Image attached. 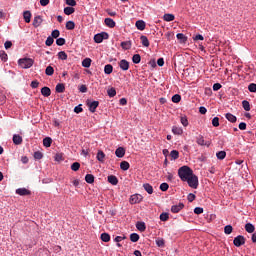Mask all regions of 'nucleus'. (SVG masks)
<instances>
[{
    "label": "nucleus",
    "instance_id": "obj_36",
    "mask_svg": "<svg viewBox=\"0 0 256 256\" xmlns=\"http://www.w3.org/2000/svg\"><path fill=\"white\" fill-rule=\"evenodd\" d=\"M130 240L133 242V243H137L139 240H140V235L137 234V233H132L130 235Z\"/></svg>",
    "mask_w": 256,
    "mask_h": 256
},
{
    "label": "nucleus",
    "instance_id": "obj_39",
    "mask_svg": "<svg viewBox=\"0 0 256 256\" xmlns=\"http://www.w3.org/2000/svg\"><path fill=\"white\" fill-rule=\"evenodd\" d=\"M111 239V236L108 233L101 234V240L105 243H108Z\"/></svg>",
    "mask_w": 256,
    "mask_h": 256
},
{
    "label": "nucleus",
    "instance_id": "obj_51",
    "mask_svg": "<svg viewBox=\"0 0 256 256\" xmlns=\"http://www.w3.org/2000/svg\"><path fill=\"white\" fill-rule=\"evenodd\" d=\"M232 231H233V227L231 225H227L224 227V233L226 235H230L232 233Z\"/></svg>",
    "mask_w": 256,
    "mask_h": 256
},
{
    "label": "nucleus",
    "instance_id": "obj_54",
    "mask_svg": "<svg viewBox=\"0 0 256 256\" xmlns=\"http://www.w3.org/2000/svg\"><path fill=\"white\" fill-rule=\"evenodd\" d=\"M46 46L50 47L54 44V39L52 36H49L47 40L45 41Z\"/></svg>",
    "mask_w": 256,
    "mask_h": 256
},
{
    "label": "nucleus",
    "instance_id": "obj_56",
    "mask_svg": "<svg viewBox=\"0 0 256 256\" xmlns=\"http://www.w3.org/2000/svg\"><path fill=\"white\" fill-rule=\"evenodd\" d=\"M248 90H249L251 93H256V83H251V84H249Z\"/></svg>",
    "mask_w": 256,
    "mask_h": 256
},
{
    "label": "nucleus",
    "instance_id": "obj_35",
    "mask_svg": "<svg viewBox=\"0 0 256 256\" xmlns=\"http://www.w3.org/2000/svg\"><path fill=\"white\" fill-rule=\"evenodd\" d=\"M85 181L89 184H92L95 181V177L93 176V174H86Z\"/></svg>",
    "mask_w": 256,
    "mask_h": 256
},
{
    "label": "nucleus",
    "instance_id": "obj_62",
    "mask_svg": "<svg viewBox=\"0 0 256 256\" xmlns=\"http://www.w3.org/2000/svg\"><path fill=\"white\" fill-rule=\"evenodd\" d=\"M66 4L71 6L72 8L77 5L76 0H66Z\"/></svg>",
    "mask_w": 256,
    "mask_h": 256
},
{
    "label": "nucleus",
    "instance_id": "obj_25",
    "mask_svg": "<svg viewBox=\"0 0 256 256\" xmlns=\"http://www.w3.org/2000/svg\"><path fill=\"white\" fill-rule=\"evenodd\" d=\"M245 231H247V233H249V234H252L255 231V226L250 223H247L245 225Z\"/></svg>",
    "mask_w": 256,
    "mask_h": 256
},
{
    "label": "nucleus",
    "instance_id": "obj_46",
    "mask_svg": "<svg viewBox=\"0 0 256 256\" xmlns=\"http://www.w3.org/2000/svg\"><path fill=\"white\" fill-rule=\"evenodd\" d=\"M45 73L48 76H52L54 74V68L51 65L47 66Z\"/></svg>",
    "mask_w": 256,
    "mask_h": 256
},
{
    "label": "nucleus",
    "instance_id": "obj_44",
    "mask_svg": "<svg viewBox=\"0 0 256 256\" xmlns=\"http://www.w3.org/2000/svg\"><path fill=\"white\" fill-rule=\"evenodd\" d=\"M181 99H182V97H181V95H179V94H175V95L172 97V101H173L174 104H179L180 101H181Z\"/></svg>",
    "mask_w": 256,
    "mask_h": 256
},
{
    "label": "nucleus",
    "instance_id": "obj_41",
    "mask_svg": "<svg viewBox=\"0 0 256 256\" xmlns=\"http://www.w3.org/2000/svg\"><path fill=\"white\" fill-rule=\"evenodd\" d=\"M155 242H156V245L158 247H164L165 246V239L164 238H157L155 240Z\"/></svg>",
    "mask_w": 256,
    "mask_h": 256
},
{
    "label": "nucleus",
    "instance_id": "obj_28",
    "mask_svg": "<svg viewBox=\"0 0 256 256\" xmlns=\"http://www.w3.org/2000/svg\"><path fill=\"white\" fill-rule=\"evenodd\" d=\"M142 61L141 55L139 54H134V56H132V63L134 64H140Z\"/></svg>",
    "mask_w": 256,
    "mask_h": 256
},
{
    "label": "nucleus",
    "instance_id": "obj_17",
    "mask_svg": "<svg viewBox=\"0 0 256 256\" xmlns=\"http://www.w3.org/2000/svg\"><path fill=\"white\" fill-rule=\"evenodd\" d=\"M196 143H197V145H201V146H205L206 145L207 147H209V144L207 142H205V139H204L203 136L197 137L196 138Z\"/></svg>",
    "mask_w": 256,
    "mask_h": 256
},
{
    "label": "nucleus",
    "instance_id": "obj_45",
    "mask_svg": "<svg viewBox=\"0 0 256 256\" xmlns=\"http://www.w3.org/2000/svg\"><path fill=\"white\" fill-rule=\"evenodd\" d=\"M34 159L41 160L43 159V153L41 151H35L33 154Z\"/></svg>",
    "mask_w": 256,
    "mask_h": 256
},
{
    "label": "nucleus",
    "instance_id": "obj_7",
    "mask_svg": "<svg viewBox=\"0 0 256 256\" xmlns=\"http://www.w3.org/2000/svg\"><path fill=\"white\" fill-rule=\"evenodd\" d=\"M185 208V204L184 203H178L177 205H173L172 207H171V212L173 213V214H178V213H180L181 211H182V209H184Z\"/></svg>",
    "mask_w": 256,
    "mask_h": 256
},
{
    "label": "nucleus",
    "instance_id": "obj_18",
    "mask_svg": "<svg viewBox=\"0 0 256 256\" xmlns=\"http://www.w3.org/2000/svg\"><path fill=\"white\" fill-rule=\"evenodd\" d=\"M163 20H164L165 22H172V21L175 20V15L170 14V13L164 14Z\"/></svg>",
    "mask_w": 256,
    "mask_h": 256
},
{
    "label": "nucleus",
    "instance_id": "obj_15",
    "mask_svg": "<svg viewBox=\"0 0 256 256\" xmlns=\"http://www.w3.org/2000/svg\"><path fill=\"white\" fill-rule=\"evenodd\" d=\"M12 141L14 145H21V143L23 142V139L20 135H13Z\"/></svg>",
    "mask_w": 256,
    "mask_h": 256
},
{
    "label": "nucleus",
    "instance_id": "obj_27",
    "mask_svg": "<svg viewBox=\"0 0 256 256\" xmlns=\"http://www.w3.org/2000/svg\"><path fill=\"white\" fill-rule=\"evenodd\" d=\"M129 168H130V164H129L127 161H122V162L120 163V169H121L122 171H128Z\"/></svg>",
    "mask_w": 256,
    "mask_h": 256
},
{
    "label": "nucleus",
    "instance_id": "obj_34",
    "mask_svg": "<svg viewBox=\"0 0 256 256\" xmlns=\"http://www.w3.org/2000/svg\"><path fill=\"white\" fill-rule=\"evenodd\" d=\"M91 63H92V60H91L90 58H85V59L82 61V67H84V68H90Z\"/></svg>",
    "mask_w": 256,
    "mask_h": 256
},
{
    "label": "nucleus",
    "instance_id": "obj_5",
    "mask_svg": "<svg viewBox=\"0 0 256 256\" xmlns=\"http://www.w3.org/2000/svg\"><path fill=\"white\" fill-rule=\"evenodd\" d=\"M86 105L89 107L90 112L95 113L96 109L99 107L100 103H99V101H91L88 99L86 101Z\"/></svg>",
    "mask_w": 256,
    "mask_h": 256
},
{
    "label": "nucleus",
    "instance_id": "obj_29",
    "mask_svg": "<svg viewBox=\"0 0 256 256\" xmlns=\"http://www.w3.org/2000/svg\"><path fill=\"white\" fill-rule=\"evenodd\" d=\"M216 157H217V159H219V160H223V159H225V158L227 157V152H225V151H223V150L218 151V152L216 153Z\"/></svg>",
    "mask_w": 256,
    "mask_h": 256
},
{
    "label": "nucleus",
    "instance_id": "obj_59",
    "mask_svg": "<svg viewBox=\"0 0 256 256\" xmlns=\"http://www.w3.org/2000/svg\"><path fill=\"white\" fill-rule=\"evenodd\" d=\"M203 213H204V208H201V207L194 208V214L201 215Z\"/></svg>",
    "mask_w": 256,
    "mask_h": 256
},
{
    "label": "nucleus",
    "instance_id": "obj_31",
    "mask_svg": "<svg viewBox=\"0 0 256 256\" xmlns=\"http://www.w3.org/2000/svg\"><path fill=\"white\" fill-rule=\"evenodd\" d=\"M143 188L149 195L153 194V187L150 184H143Z\"/></svg>",
    "mask_w": 256,
    "mask_h": 256
},
{
    "label": "nucleus",
    "instance_id": "obj_24",
    "mask_svg": "<svg viewBox=\"0 0 256 256\" xmlns=\"http://www.w3.org/2000/svg\"><path fill=\"white\" fill-rule=\"evenodd\" d=\"M96 159L102 163L104 162L105 153L103 152V150H98Z\"/></svg>",
    "mask_w": 256,
    "mask_h": 256
},
{
    "label": "nucleus",
    "instance_id": "obj_14",
    "mask_svg": "<svg viewBox=\"0 0 256 256\" xmlns=\"http://www.w3.org/2000/svg\"><path fill=\"white\" fill-rule=\"evenodd\" d=\"M104 23L109 28H115L116 22L112 18H105Z\"/></svg>",
    "mask_w": 256,
    "mask_h": 256
},
{
    "label": "nucleus",
    "instance_id": "obj_53",
    "mask_svg": "<svg viewBox=\"0 0 256 256\" xmlns=\"http://www.w3.org/2000/svg\"><path fill=\"white\" fill-rule=\"evenodd\" d=\"M107 93H108V95H109L111 98H112V97H115L116 94H117V92H116V90H115L114 87H112V88H110L109 90H107Z\"/></svg>",
    "mask_w": 256,
    "mask_h": 256
},
{
    "label": "nucleus",
    "instance_id": "obj_1",
    "mask_svg": "<svg viewBox=\"0 0 256 256\" xmlns=\"http://www.w3.org/2000/svg\"><path fill=\"white\" fill-rule=\"evenodd\" d=\"M193 170L188 166H182L178 169V177L186 182L190 176H192Z\"/></svg>",
    "mask_w": 256,
    "mask_h": 256
},
{
    "label": "nucleus",
    "instance_id": "obj_21",
    "mask_svg": "<svg viewBox=\"0 0 256 256\" xmlns=\"http://www.w3.org/2000/svg\"><path fill=\"white\" fill-rule=\"evenodd\" d=\"M23 18H24L26 23H30L31 22V18H32L31 12L30 11H24Z\"/></svg>",
    "mask_w": 256,
    "mask_h": 256
},
{
    "label": "nucleus",
    "instance_id": "obj_8",
    "mask_svg": "<svg viewBox=\"0 0 256 256\" xmlns=\"http://www.w3.org/2000/svg\"><path fill=\"white\" fill-rule=\"evenodd\" d=\"M143 200V196L141 194H132L130 198L131 204L140 203Z\"/></svg>",
    "mask_w": 256,
    "mask_h": 256
},
{
    "label": "nucleus",
    "instance_id": "obj_49",
    "mask_svg": "<svg viewBox=\"0 0 256 256\" xmlns=\"http://www.w3.org/2000/svg\"><path fill=\"white\" fill-rule=\"evenodd\" d=\"M176 37L177 40H180L182 43H185L187 41V37L182 33L177 34Z\"/></svg>",
    "mask_w": 256,
    "mask_h": 256
},
{
    "label": "nucleus",
    "instance_id": "obj_55",
    "mask_svg": "<svg viewBox=\"0 0 256 256\" xmlns=\"http://www.w3.org/2000/svg\"><path fill=\"white\" fill-rule=\"evenodd\" d=\"M83 112V107L82 104H79L77 106L74 107V113L79 114Z\"/></svg>",
    "mask_w": 256,
    "mask_h": 256
},
{
    "label": "nucleus",
    "instance_id": "obj_16",
    "mask_svg": "<svg viewBox=\"0 0 256 256\" xmlns=\"http://www.w3.org/2000/svg\"><path fill=\"white\" fill-rule=\"evenodd\" d=\"M172 132L174 133V135L181 136L183 135L184 130L182 127L173 126Z\"/></svg>",
    "mask_w": 256,
    "mask_h": 256
},
{
    "label": "nucleus",
    "instance_id": "obj_26",
    "mask_svg": "<svg viewBox=\"0 0 256 256\" xmlns=\"http://www.w3.org/2000/svg\"><path fill=\"white\" fill-rule=\"evenodd\" d=\"M108 182L111 183L112 185H117L119 183V180L117 176H108Z\"/></svg>",
    "mask_w": 256,
    "mask_h": 256
},
{
    "label": "nucleus",
    "instance_id": "obj_58",
    "mask_svg": "<svg viewBox=\"0 0 256 256\" xmlns=\"http://www.w3.org/2000/svg\"><path fill=\"white\" fill-rule=\"evenodd\" d=\"M212 125L214 127H219L220 126V119L218 117H214V119L212 120Z\"/></svg>",
    "mask_w": 256,
    "mask_h": 256
},
{
    "label": "nucleus",
    "instance_id": "obj_37",
    "mask_svg": "<svg viewBox=\"0 0 256 256\" xmlns=\"http://www.w3.org/2000/svg\"><path fill=\"white\" fill-rule=\"evenodd\" d=\"M131 46H132L131 41H123V42H121V47L124 50H129L131 48Z\"/></svg>",
    "mask_w": 256,
    "mask_h": 256
},
{
    "label": "nucleus",
    "instance_id": "obj_48",
    "mask_svg": "<svg viewBox=\"0 0 256 256\" xmlns=\"http://www.w3.org/2000/svg\"><path fill=\"white\" fill-rule=\"evenodd\" d=\"M58 59H61L62 61H66V59H68V55L64 51H61L58 53Z\"/></svg>",
    "mask_w": 256,
    "mask_h": 256
},
{
    "label": "nucleus",
    "instance_id": "obj_4",
    "mask_svg": "<svg viewBox=\"0 0 256 256\" xmlns=\"http://www.w3.org/2000/svg\"><path fill=\"white\" fill-rule=\"evenodd\" d=\"M108 38H109L108 33L102 32V33L95 34L93 37V40L96 44H101L103 43V40H108Z\"/></svg>",
    "mask_w": 256,
    "mask_h": 256
},
{
    "label": "nucleus",
    "instance_id": "obj_12",
    "mask_svg": "<svg viewBox=\"0 0 256 256\" xmlns=\"http://www.w3.org/2000/svg\"><path fill=\"white\" fill-rule=\"evenodd\" d=\"M125 148L124 147H118L116 150H115V156L117 158H123L125 157Z\"/></svg>",
    "mask_w": 256,
    "mask_h": 256
},
{
    "label": "nucleus",
    "instance_id": "obj_63",
    "mask_svg": "<svg viewBox=\"0 0 256 256\" xmlns=\"http://www.w3.org/2000/svg\"><path fill=\"white\" fill-rule=\"evenodd\" d=\"M182 126L187 127L188 126V120L186 117H181L180 119Z\"/></svg>",
    "mask_w": 256,
    "mask_h": 256
},
{
    "label": "nucleus",
    "instance_id": "obj_42",
    "mask_svg": "<svg viewBox=\"0 0 256 256\" xmlns=\"http://www.w3.org/2000/svg\"><path fill=\"white\" fill-rule=\"evenodd\" d=\"M170 157L172 160H176L179 158V151L178 150H172L170 153Z\"/></svg>",
    "mask_w": 256,
    "mask_h": 256
},
{
    "label": "nucleus",
    "instance_id": "obj_60",
    "mask_svg": "<svg viewBox=\"0 0 256 256\" xmlns=\"http://www.w3.org/2000/svg\"><path fill=\"white\" fill-rule=\"evenodd\" d=\"M65 43H66V41H65L64 38H58V39H56V45H57V46H63V45H65Z\"/></svg>",
    "mask_w": 256,
    "mask_h": 256
},
{
    "label": "nucleus",
    "instance_id": "obj_19",
    "mask_svg": "<svg viewBox=\"0 0 256 256\" xmlns=\"http://www.w3.org/2000/svg\"><path fill=\"white\" fill-rule=\"evenodd\" d=\"M135 226L137 230L140 231L141 233H143L146 230V225L144 222H137Z\"/></svg>",
    "mask_w": 256,
    "mask_h": 256
},
{
    "label": "nucleus",
    "instance_id": "obj_32",
    "mask_svg": "<svg viewBox=\"0 0 256 256\" xmlns=\"http://www.w3.org/2000/svg\"><path fill=\"white\" fill-rule=\"evenodd\" d=\"M81 168V164L79 162L72 163V166H70V169H72L73 172H78Z\"/></svg>",
    "mask_w": 256,
    "mask_h": 256
},
{
    "label": "nucleus",
    "instance_id": "obj_61",
    "mask_svg": "<svg viewBox=\"0 0 256 256\" xmlns=\"http://www.w3.org/2000/svg\"><path fill=\"white\" fill-rule=\"evenodd\" d=\"M60 31L59 30H54L52 31V39H58V37H60Z\"/></svg>",
    "mask_w": 256,
    "mask_h": 256
},
{
    "label": "nucleus",
    "instance_id": "obj_47",
    "mask_svg": "<svg viewBox=\"0 0 256 256\" xmlns=\"http://www.w3.org/2000/svg\"><path fill=\"white\" fill-rule=\"evenodd\" d=\"M242 107L245 111H250L251 110L250 104L247 100L242 101Z\"/></svg>",
    "mask_w": 256,
    "mask_h": 256
},
{
    "label": "nucleus",
    "instance_id": "obj_64",
    "mask_svg": "<svg viewBox=\"0 0 256 256\" xmlns=\"http://www.w3.org/2000/svg\"><path fill=\"white\" fill-rule=\"evenodd\" d=\"M87 90H88V88H87V86L84 85V84H82V85L79 87V91H80L81 93H86Z\"/></svg>",
    "mask_w": 256,
    "mask_h": 256
},
{
    "label": "nucleus",
    "instance_id": "obj_38",
    "mask_svg": "<svg viewBox=\"0 0 256 256\" xmlns=\"http://www.w3.org/2000/svg\"><path fill=\"white\" fill-rule=\"evenodd\" d=\"M105 74L109 75L113 72V66L111 64H106L104 67Z\"/></svg>",
    "mask_w": 256,
    "mask_h": 256
},
{
    "label": "nucleus",
    "instance_id": "obj_13",
    "mask_svg": "<svg viewBox=\"0 0 256 256\" xmlns=\"http://www.w3.org/2000/svg\"><path fill=\"white\" fill-rule=\"evenodd\" d=\"M135 27L140 30V31H143L145 30V27H146V23L144 20H137L135 22Z\"/></svg>",
    "mask_w": 256,
    "mask_h": 256
},
{
    "label": "nucleus",
    "instance_id": "obj_20",
    "mask_svg": "<svg viewBox=\"0 0 256 256\" xmlns=\"http://www.w3.org/2000/svg\"><path fill=\"white\" fill-rule=\"evenodd\" d=\"M41 94H42L43 96H45V97H49V96L51 95V90H50V88L47 87V86L42 87V89H41Z\"/></svg>",
    "mask_w": 256,
    "mask_h": 256
},
{
    "label": "nucleus",
    "instance_id": "obj_52",
    "mask_svg": "<svg viewBox=\"0 0 256 256\" xmlns=\"http://www.w3.org/2000/svg\"><path fill=\"white\" fill-rule=\"evenodd\" d=\"M0 59L2 60V62H7L8 60V55L5 51H1L0 52Z\"/></svg>",
    "mask_w": 256,
    "mask_h": 256
},
{
    "label": "nucleus",
    "instance_id": "obj_40",
    "mask_svg": "<svg viewBox=\"0 0 256 256\" xmlns=\"http://www.w3.org/2000/svg\"><path fill=\"white\" fill-rule=\"evenodd\" d=\"M66 29L67 30H73L75 29V22L70 20L66 22Z\"/></svg>",
    "mask_w": 256,
    "mask_h": 256
},
{
    "label": "nucleus",
    "instance_id": "obj_23",
    "mask_svg": "<svg viewBox=\"0 0 256 256\" xmlns=\"http://www.w3.org/2000/svg\"><path fill=\"white\" fill-rule=\"evenodd\" d=\"M52 142H53V140L50 137H46L43 139V145L45 148H50L52 145Z\"/></svg>",
    "mask_w": 256,
    "mask_h": 256
},
{
    "label": "nucleus",
    "instance_id": "obj_11",
    "mask_svg": "<svg viewBox=\"0 0 256 256\" xmlns=\"http://www.w3.org/2000/svg\"><path fill=\"white\" fill-rule=\"evenodd\" d=\"M119 67L121 70L123 71H127L130 67V63L125 60V59H122L120 62H119Z\"/></svg>",
    "mask_w": 256,
    "mask_h": 256
},
{
    "label": "nucleus",
    "instance_id": "obj_30",
    "mask_svg": "<svg viewBox=\"0 0 256 256\" xmlns=\"http://www.w3.org/2000/svg\"><path fill=\"white\" fill-rule=\"evenodd\" d=\"M57 93H63L65 91V86L63 83H58L55 87Z\"/></svg>",
    "mask_w": 256,
    "mask_h": 256
},
{
    "label": "nucleus",
    "instance_id": "obj_50",
    "mask_svg": "<svg viewBox=\"0 0 256 256\" xmlns=\"http://www.w3.org/2000/svg\"><path fill=\"white\" fill-rule=\"evenodd\" d=\"M75 12V8H73V7H66L65 9H64V13L66 14V15H71V14H73Z\"/></svg>",
    "mask_w": 256,
    "mask_h": 256
},
{
    "label": "nucleus",
    "instance_id": "obj_57",
    "mask_svg": "<svg viewBox=\"0 0 256 256\" xmlns=\"http://www.w3.org/2000/svg\"><path fill=\"white\" fill-rule=\"evenodd\" d=\"M159 189L162 191V192H166L168 191L169 189V185L167 183H162L159 187Z\"/></svg>",
    "mask_w": 256,
    "mask_h": 256
},
{
    "label": "nucleus",
    "instance_id": "obj_3",
    "mask_svg": "<svg viewBox=\"0 0 256 256\" xmlns=\"http://www.w3.org/2000/svg\"><path fill=\"white\" fill-rule=\"evenodd\" d=\"M186 182L192 189H194V190L198 189L199 179H198V176H196V174H194V172H192V175L188 178V180Z\"/></svg>",
    "mask_w": 256,
    "mask_h": 256
},
{
    "label": "nucleus",
    "instance_id": "obj_6",
    "mask_svg": "<svg viewBox=\"0 0 256 256\" xmlns=\"http://www.w3.org/2000/svg\"><path fill=\"white\" fill-rule=\"evenodd\" d=\"M244 244H246V238L243 235H238L235 237L234 239V245L236 247H240L243 246Z\"/></svg>",
    "mask_w": 256,
    "mask_h": 256
},
{
    "label": "nucleus",
    "instance_id": "obj_22",
    "mask_svg": "<svg viewBox=\"0 0 256 256\" xmlns=\"http://www.w3.org/2000/svg\"><path fill=\"white\" fill-rule=\"evenodd\" d=\"M225 117L228 121H230V123H236L237 121V117L232 115L230 112H227Z\"/></svg>",
    "mask_w": 256,
    "mask_h": 256
},
{
    "label": "nucleus",
    "instance_id": "obj_43",
    "mask_svg": "<svg viewBox=\"0 0 256 256\" xmlns=\"http://www.w3.org/2000/svg\"><path fill=\"white\" fill-rule=\"evenodd\" d=\"M159 218H160V221L166 222V221H168V219H169V214L163 212V213L160 214Z\"/></svg>",
    "mask_w": 256,
    "mask_h": 256
},
{
    "label": "nucleus",
    "instance_id": "obj_33",
    "mask_svg": "<svg viewBox=\"0 0 256 256\" xmlns=\"http://www.w3.org/2000/svg\"><path fill=\"white\" fill-rule=\"evenodd\" d=\"M140 41H141V43L144 47H149L150 46V42H149V40L146 36H141Z\"/></svg>",
    "mask_w": 256,
    "mask_h": 256
},
{
    "label": "nucleus",
    "instance_id": "obj_2",
    "mask_svg": "<svg viewBox=\"0 0 256 256\" xmlns=\"http://www.w3.org/2000/svg\"><path fill=\"white\" fill-rule=\"evenodd\" d=\"M18 65L22 69H29L34 65V60L31 58H21L18 60Z\"/></svg>",
    "mask_w": 256,
    "mask_h": 256
},
{
    "label": "nucleus",
    "instance_id": "obj_10",
    "mask_svg": "<svg viewBox=\"0 0 256 256\" xmlns=\"http://www.w3.org/2000/svg\"><path fill=\"white\" fill-rule=\"evenodd\" d=\"M16 194L20 196H29L31 195V191L26 188L16 189Z\"/></svg>",
    "mask_w": 256,
    "mask_h": 256
},
{
    "label": "nucleus",
    "instance_id": "obj_9",
    "mask_svg": "<svg viewBox=\"0 0 256 256\" xmlns=\"http://www.w3.org/2000/svg\"><path fill=\"white\" fill-rule=\"evenodd\" d=\"M41 24H43V18H41V16H35L32 22V26L34 28H38L41 26Z\"/></svg>",
    "mask_w": 256,
    "mask_h": 256
}]
</instances>
